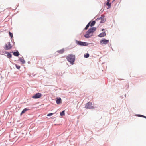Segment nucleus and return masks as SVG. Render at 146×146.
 I'll return each instance as SVG.
<instances>
[{"label":"nucleus","instance_id":"obj_1","mask_svg":"<svg viewBox=\"0 0 146 146\" xmlns=\"http://www.w3.org/2000/svg\"><path fill=\"white\" fill-rule=\"evenodd\" d=\"M95 27L90 28L86 32V34L84 35V36L86 38H88L93 35V33L96 30Z\"/></svg>","mask_w":146,"mask_h":146},{"label":"nucleus","instance_id":"obj_2","mask_svg":"<svg viewBox=\"0 0 146 146\" xmlns=\"http://www.w3.org/2000/svg\"><path fill=\"white\" fill-rule=\"evenodd\" d=\"M66 59L72 65H73L75 60V56L73 54L69 55L66 57Z\"/></svg>","mask_w":146,"mask_h":146},{"label":"nucleus","instance_id":"obj_3","mask_svg":"<svg viewBox=\"0 0 146 146\" xmlns=\"http://www.w3.org/2000/svg\"><path fill=\"white\" fill-rule=\"evenodd\" d=\"M76 43L78 45L80 46H86L88 45V44L86 42L78 41L76 40Z\"/></svg>","mask_w":146,"mask_h":146},{"label":"nucleus","instance_id":"obj_4","mask_svg":"<svg viewBox=\"0 0 146 146\" xmlns=\"http://www.w3.org/2000/svg\"><path fill=\"white\" fill-rule=\"evenodd\" d=\"M12 47V46L11 45L10 42L7 43L5 45V46L4 48L5 50H8L11 49Z\"/></svg>","mask_w":146,"mask_h":146},{"label":"nucleus","instance_id":"obj_5","mask_svg":"<svg viewBox=\"0 0 146 146\" xmlns=\"http://www.w3.org/2000/svg\"><path fill=\"white\" fill-rule=\"evenodd\" d=\"M105 17V16L103 15H102L100 17H98L96 19V20H101V21H100V23H104L106 21V19H104V18Z\"/></svg>","mask_w":146,"mask_h":146},{"label":"nucleus","instance_id":"obj_6","mask_svg":"<svg viewBox=\"0 0 146 146\" xmlns=\"http://www.w3.org/2000/svg\"><path fill=\"white\" fill-rule=\"evenodd\" d=\"M92 105V102H89L86 104L85 108L87 109H90L94 108L93 106Z\"/></svg>","mask_w":146,"mask_h":146},{"label":"nucleus","instance_id":"obj_7","mask_svg":"<svg viewBox=\"0 0 146 146\" xmlns=\"http://www.w3.org/2000/svg\"><path fill=\"white\" fill-rule=\"evenodd\" d=\"M109 42V40H106L105 38H103L100 41V44H104L105 45L107 44Z\"/></svg>","mask_w":146,"mask_h":146},{"label":"nucleus","instance_id":"obj_8","mask_svg":"<svg viewBox=\"0 0 146 146\" xmlns=\"http://www.w3.org/2000/svg\"><path fill=\"white\" fill-rule=\"evenodd\" d=\"M42 96L40 93H38L33 96L32 98L34 99H37L40 98Z\"/></svg>","mask_w":146,"mask_h":146},{"label":"nucleus","instance_id":"obj_9","mask_svg":"<svg viewBox=\"0 0 146 146\" xmlns=\"http://www.w3.org/2000/svg\"><path fill=\"white\" fill-rule=\"evenodd\" d=\"M106 33L105 32H102L98 35V36L99 37H102L105 36Z\"/></svg>","mask_w":146,"mask_h":146},{"label":"nucleus","instance_id":"obj_10","mask_svg":"<svg viewBox=\"0 0 146 146\" xmlns=\"http://www.w3.org/2000/svg\"><path fill=\"white\" fill-rule=\"evenodd\" d=\"M56 102L58 104H59L61 102V99L60 98H58L56 99Z\"/></svg>","mask_w":146,"mask_h":146},{"label":"nucleus","instance_id":"obj_11","mask_svg":"<svg viewBox=\"0 0 146 146\" xmlns=\"http://www.w3.org/2000/svg\"><path fill=\"white\" fill-rule=\"evenodd\" d=\"M29 110V109L27 108H25L20 113V115H21L25 113V112L28 110Z\"/></svg>","mask_w":146,"mask_h":146},{"label":"nucleus","instance_id":"obj_12","mask_svg":"<svg viewBox=\"0 0 146 146\" xmlns=\"http://www.w3.org/2000/svg\"><path fill=\"white\" fill-rule=\"evenodd\" d=\"M110 0H107L106 3V5L109 8H110L111 7V3L110 2Z\"/></svg>","mask_w":146,"mask_h":146},{"label":"nucleus","instance_id":"obj_13","mask_svg":"<svg viewBox=\"0 0 146 146\" xmlns=\"http://www.w3.org/2000/svg\"><path fill=\"white\" fill-rule=\"evenodd\" d=\"M13 55L17 57L19 55V53L18 51H17L13 52Z\"/></svg>","mask_w":146,"mask_h":146},{"label":"nucleus","instance_id":"obj_14","mask_svg":"<svg viewBox=\"0 0 146 146\" xmlns=\"http://www.w3.org/2000/svg\"><path fill=\"white\" fill-rule=\"evenodd\" d=\"M64 52V48L60 50H58L57 51V52L61 54H63Z\"/></svg>","mask_w":146,"mask_h":146},{"label":"nucleus","instance_id":"obj_15","mask_svg":"<svg viewBox=\"0 0 146 146\" xmlns=\"http://www.w3.org/2000/svg\"><path fill=\"white\" fill-rule=\"evenodd\" d=\"M23 64H25V61L24 59H22L21 57L19 58V60Z\"/></svg>","mask_w":146,"mask_h":146},{"label":"nucleus","instance_id":"obj_16","mask_svg":"<svg viewBox=\"0 0 146 146\" xmlns=\"http://www.w3.org/2000/svg\"><path fill=\"white\" fill-rule=\"evenodd\" d=\"M96 23V21H93L92 22L91 21L90 25L91 27L93 26Z\"/></svg>","mask_w":146,"mask_h":146},{"label":"nucleus","instance_id":"obj_17","mask_svg":"<svg viewBox=\"0 0 146 146\" xmlns=\"http://www.w3.org/2000/svg\"><path fill=\"white\" fill-rule=\"evenodd\" d=\"M90 23H91V21H90L87 24V25H86V27L84 28V30H87L88 29V28H89V26H90Z\"/></svg>","mask_w":146,"mask_h":146},{"label":"nucleus","instance_id":"obj_18","mask_svg":"<svg viewBox=\"0 0 146 146\" xmlns=\"http://www.w3.org/2000/svg\"><path fill=\"white\" fill-rule=\"evenodd\" d=\"M60 115L61 116H63L65 115V110L62 111L60 113Z\"/></svg>","mask_w":146,"mask_h":146},{"label":"nucleus","instance_id":"obj_19","mask_svg":"<svg viewBox=\"0 0 146 146\" xmlns=\"http://www.w3.org/2000/svg\"><path fill=\"white\" fill-rule=\"evenodd\" d=\"M7 57L8 58H11L12 57V55L11 54H10V53L9 52L8 54H7Z\"/></svg>","mask_w":146,"mask_h":146},{"label":"nucleus","instance_id":"obj_20","mask_svg":"<svg viewBox=\"0 0 146 146\" xmlns=\"http://www.w3.org/2000/svg\"><path fill=\"white\" fill-rule=\"evenodd\" d=\"M9 36L11 37V38H12L13 37V35L12 33L10 32H9Z\"/></svg>","mask_w":146,"mask_h":146},{"label":"nucleus","instance_id":"obj_21","mask_svg":"<svg viewBox=\"0 0 146 146\" xmlns=\"http://www.w3.org/2000/svg\"><path fill=\"white\" fill-rule=\"evenodd\" d=\"M89 54L88 53H86V54H85L84 55V57L85 58H88L89 56Z\"/></svg>","mask_w":146,"mask_h":146},{"label":"nucleus","instance_id":"obj_22","mask_svg":"<svg viewBox=\"0 0 146 146\" xmlns=\"http://www.w3.org/2000/svg\"><path fill=\"white\" fill-rule=\"evenodd\" d=\"M15 65L16 68L18 69H19L20 68V66L19 65H17V64H15Z\"/></svg>","mask_w":146,"mask_h":146},{"label":"nucleus","instance_id":"obj_23","mask_svg":"<svg viewBox=\"0 0 146 146\" xmlns=\"http://www.w3.org/2000/svg\"><path fill=\"white\" fill-rule=\"evenodd\" d=\"M55 113H50L47 115V116H50L53 115V114H55Z\"/></svg>","mask_w":146,"mask_h":146},{"label":"nucleus","instance_id":"obj_24","mask_svg":"<svg viewBox=\"0 0 146 146\" xmlns=\"http://www.w3.org/2000/svg\"><path fill=\"white\" fill-rule=\"evenodd\" d=\"M136 116L139 117H143V116H144V115H140V114H137V115H136Z\"/></svg>","mask_w":146,"mask_h":146},{"label":"nucleus","instance_id":"obj_25","mask_svg":"<svg viewBox=\"0 0 146 146\" xmlns=\"http://www.w3.org/2000/svg\"><path fill=\"white\" fill-rule=\"evenodd\" d=\"M9 52H7L6 51H4L3 52V53L5 54H8Z\"/></svg>","mask_w":146,"mask_h":146},{"label":"nucleus","instance_id":"obj_26","mask_svg":"<svg viewBox=\"0 0 146 146\" xmlns=\"http://www.w3.org/2000/svg\"><path fill=\"white\" fill-rule=\"evenodd\" d=\"M102 31H105V29H102Z\"/></svg>","mask_w":146,"mask_h":146},{"label":"nucleus","instance_id":"obj_27","mask_svg":"<svg viewBox=\"0 0 146 146\" xmlns=\"http://www.w3.org/2000/svg\"><path fill=\"white\" fill-rule=\"evenodd\" d=\"M143 117L146 119V116H145L144 115Z\"/></svg>","mask_w":146,"mask_h":146},{"label":"nucleus","instance_id":"obj_28","mask_svg":"<svg viewBox=\"0 0 146 146\" xmlns=\"http://www.w3.org/2000/svg\"><path fill=\"white\" fill-rule=\"evenodd\" d=\"M125 97H126V94H125Z\"/></svg>","mask_w":146,"mask_h":146},{"label":"nucleus","instance_id":"obj_29","mask_svg":"<svg viewBox=\"0 0 146 146\" xmlns=\"http://www.w3.org/2000/svg\"><path fill=\"white\" fill-rule=\"evenodd\" d=\"M115 0H113V1H112V2H113V1H114Z\"/></svg>","mask_w":146,"mask_h":146},{"label":"nucleus","instance_id":"obj_30","mask_svg":"<svg viewBox=\"0 0 146 146\" xmlns=\"http://www.w3.org/2000/svg\"><path fill=\"white\" fill-rule=\"evenodd\" d=\"M11 52V53H13V51H12V52Z\"/></svg>","mask_w":146,"mask_h":146},{"label":"nucleus","instance_id":"obj_31","mask_svg":"<svg viewBox=\"0 0 146 146\" xmlns=\"http://www.w3.org/2000/svg\"><path fill=\"white\" fill-rule=\"evenodd\" d=\"M90 44H91V43H90Z\"/></svg>","mask_w":146,"mask_h":146}]
</instances>
